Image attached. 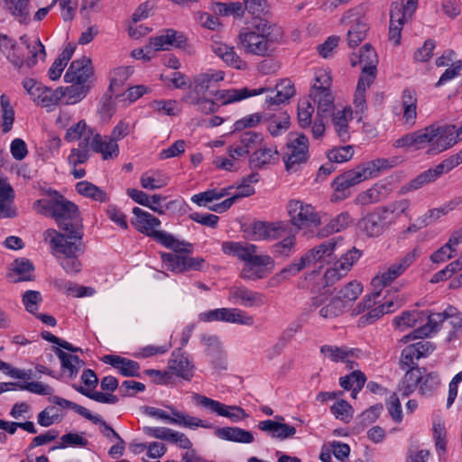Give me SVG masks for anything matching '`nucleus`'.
I'll use <instances>...</instances> for the list:
<instances>
[{
    "instance_id": "obj_39",
    "label": "nucleus",
    "mask_w": 462,
    "mask_h": 462,
    "mask_svg": "<svg viewBox=\"0 0 462 462\" xmlns=\"http://www.w3.org/2000/svg\"><path fill=\"white\" fill-rule=\"evenodd\" d=\"M10 270L18 275L17 278H14V282H20L23 281H32L33 279L32 272L34 270L32 262L25 258L15 259L12 264Z\"/></svg>"
},
{
    "instance_id": "obj_24",
    "label": "nucleus",
    "mask_w": 462,
    "mask_h": 462,
    "mask_svg": "<svg viewBox=\"0 0 462 462\" xmlns=\"http://www.w3.org/2000/svg\"><path fill=\"white\" fill-rule=\"evenodd\" d=\"M101 361L105 364L110 365L123 376H140V365L136 361L117 355H106L101 358Z\"/></svg>"
},
{
    "instance_id": "obj_15",
    "label": "nucleus",
    "mask_w": 462,
    "mask_h": 462,
    "mask_svg": "<svg viewBox=\"0 0 462 462\" xmlns=\"http://www.w3.org/2000/svg\"><path fill=\"white\" fill-rule=\"evenodd\" d=\"M187 38L183 32L174 29H165L162 31L161 34L151 37L149 39V45L146 48H151L155 51H169L171 48L183 49L186 47Z\"/></svg>"
},
{
    "instance_id": "obj_44",
    "label": "nucleus",
    "mask_w": 462,
    "mask_h": 462,
    "mask_svg": "<svg viewBox=\"0 0 462 462\" xmlns=\"http://www.w3.org/2000/svg\"><path fill=\"white\" fill-rule=\"evenodd\" d=\"M51 401L53 403H55L56 405L60 406L61 408L73 410L75 412L81 415L85 419L92 421L93 423L101 422L100 416L93 415L87 408H85L79 404H77L71 401L66 400V399L59 397V396H53Z\"/></svg>"
},
{
    "instance_id": "obj_37",
    "label": "nucleus",
    "mask_w": 462,
    "mask_h": 462,
    "mask_svg": "<svg viewBox=\"0 0 462 462\" xmlns=\"http://www.w3.org/2000/svg\"><path fill=\"white\" fill-rule=\"evenodd\" d=\"M402 103L405 123L413 125L417 116V97L415 90L405 88L402 92Z\"/></svg>"
},
{
    "instance_id": "obj_61",
    "label": "nucleus",
    "mask_w": 462,
    "mask_h": 462,
    "mask_svg": "<svg viewBox=\"0 0 462 462\" xmlns=\"http://www.w3.org/2000/svg\"><path fill=\"white\" fill-rule=\"evenodd\" d=\"M163 266L173 273H180L182 271L183 255L172 253H161Z\"/></svg>"
},
{
    "instance_id": "obj_21",
    "label": "nucleus",
    "mask_w": 462,
    "mask_h": 462,
    "mask_svg": "<svg viewBox=\"0 0 462 462\" xmlns=\"http://www.w3.org/2000/svg\"><path fill=\"white\" fill-rule=\"evenodd\" d=\"M93 75V68L91 60L86 56L81 59L73 60L64 75L66 82H81L87 83L88 79Z\"/></svg>"
},
{
    "instance_id": "obj_17",
    "label": "nucleus",
    "mask_w": 462,
    "mask_h": 462,
    "mask_svg": "<svg viewBox=\"0 0 462 462\" xmlns=\"http://www.w3.org/2000/svg\"><path fill=\"white\" fill-rule=\"evenodd\" d=\"M452 312H454V307L448 306L441 313L429 314L428 322L403 337L402 341L406 343L408 340L430 337L431 334L439 330L440 325L448 319V316H452Z\"/></svg>"
},
{
    "instance_id": "obj_32",
    "label": "nucleus",
    "mask_w": 462,
    "mask_h": 462,
    "mask_svg": "<svg viewBox=\"0 0 462 462\" xmlns=\"http://www.w3.org/2000/svg\"><path fill=\"white\" fill-rule=\"evenodd\" d=\"M232 297L240 300L245 307L262 306L265 303V297L263 293L253 291L245 287H234L231 289Z\"/></svg>"
},
{
    "instance_id": "obj_45",
    "label": "nucleus",
    "mask_w": 462,
    "mask_h": 462,
    "mask_svg": "<svg viewBox=\"0 0 462 462\" xmlns=\"http://www.w3.org/2000/svg\"><path fill=\"white\" fill-rule=\"evenodd\" d=\"M363 175V179L368 180L376 176L381 171L392 167L387 159L379 158L357 166Z\"/></svg>"
},
{
    "instance_id": "obj_16",
    "label": "nucleus",
    "mask_w": 462,
    "mask_h": 462,
    "mask_svg": "<svg viewBox=\"0 0 462 462\" xmlns=\"http://www.w3.org/2000/svg\"><path fill=\"white\" fill-rule=\"evenodd\" d=\"M364 180H365L363 179V175L358 167L338 175L332 183L334 194L332 195L331 200L340 201L346 199L350 195L349 189Z\"/></svg>"
},
{
    "instance_id": "obj_36",
    "label": "nucleus",
    "mask_w": 462,
    "mask_h": 462,
    "mask_svg": "<svg viewBox=\"0 0 462 462\" xmlns=\"http://www.w3.org/2000/svg\"><path fill=\"white\" fill-rule=\"evenodd\" d=\"M7 10L14 18L20 23H29L30 17V1L29 0H4Z\"/></svg>"
},
{
    "instance_id": "obj_9",
    "label": "nucleus",
    "mask_w": 462,
    "mask_h": 462,
    "mask_svg": "<svg viewBox=\"0 0 462 462\" xmlns=\"http://www.w3.org/2000/svg\"><path fill=\"white\" fill-rule=\"evenodd\" d=\"M309 139L300 133H290L286 143L283 161L286 170L291 172L298 171L299 166L309 158Z\"/></svg>"
},
{
    "instance_id": "obj_11",
    "label": "nucleus",
    "mask_w": 462,
    "mask_h": 462,
    "mask_svg": "<svg viewBox=\"0 0 462 462\" xmlns=\"http://www.w3.org/2000/svg\"><path fill=\"white\" fill-rule=\"evenodd\" d=\"M419 0H400L393 2L390 11L389 39L397 45L400 43L403 24L412 17Z\"/></svg>"
},
{
    "instance_id": "obj_8",
    "label": "nucleus",
    "mask_w": 462,
    "mask_h": 462,
    "mask_svg": "<svg viewBox=\"0 0 462 462\" xmlns=\"http://www.w3.org/2000/svg\"><path fill=\"white\" fill-rule=\"evenodd\" d=\"M455 126L430 125L416 131L417 150L429 145L427 154H438L457 143L454 136Z\"/></svg>"
},
{
    "instance_id": "obj_27",
    "label": "nucleus",
    "mask_w": 462,
    "mask_h": 462,
    "mask_svg": "<svg viewBox=\"0 0 462 462\" xmlns=\"http://www.w3.org/2000/svg\"><path fill=\"white\" fill-rule=\"evenodd\" d=\"M309 97L317 104L319 117H328L334 111V96L330 89L310 88Z\"/></svg>"
},
{
    "instance_id": "obj_14",
    "label": "nucleus",
    "mask_w": 462,
    "mask_h": 462,
    "mask_svg": "<svg viewBox=\"0 0 462 462\" xmlns=\"http://www.w3.org/2000/svg\"><path fill=\"white\" fill-rule=\"evenodd\" d=\"M393 222V217L386 216L382 208L366 215L359 221V227L369 237L381 236Z\"/></svg>"
},
{
    "instance_id": "obj_6",
    "label": "nucleus",
    "mask_w": 462,
    "mask_h": 462,
    "mask_svg": "<svg viewBox=\"0 0 462 462\" xmlns=\"http://www.w3.org/2000/svg\"><path fill=\"white\" fill-rule=\"evenodd\" d=\"M350 62L353 67L358 64L363 65L354 96L356 113L363 114L367 108L365 90L374 83L377 73V54L370 43H365L360 49L359 54H351Z\"/></svg>"
},
{
    "instance_id": "obj_10",
    "label": "nucleus",
    "mask_w": 462,
    "mask_h": 462,
    "mask_svg": "<svg viewBox=\"0 0 462 462\" xmlns=\"http://www.w3.org/2000/svg\"><path fill=\"white\" fill-rule=\"evenodd\" d=\"M286 208L290 217V223L295 226L297 230L318 227L321 224L319 213L310 204L299 199H291Z\"/></svg>"
},
{
    "instance_id": "obj_4",
    "label": "nucleus",
    "mask_w": 462,
    "mask_h": 462,
    "mask_svg": "<svg viewBox=\"0 0 462 462\" xmlns=\"http://www.w3.org/2000/svg\"><path fill=\"white\" fill-rule=\"evenodd\" d=\"M44 239L49 241L52 254L60 260V265L67 273H77L81 269V263L78 259L85 252L83 236L67 237L53 228L43 233Z\"/></svg>"
},
{
    "instance_id": "obj_18",
    "label": "nucleus",
    "mask_w": 462,
    "mask_h": 462,
    "mask_svg": "<svg viewBox=\"0 0 462 462\" xmlns=\"http://www.w3.org/2000/svg\"><path fill=\"white\" fill-rule=\"evenodd\" d=\"M420 254V249L415 247L411 252L407 253L398 262L390 265V267L377 275L375 279L383 286L393 282L395 279L401 276L416 260Z\"/></svg>"
},
{
    "instance_id": "obj_56",
    "label": "nucleus",
    "mask_w": 462,
    "mask_h": 462,
    "mask_svg": "<svg viewBox=\"0 0 462 462\" xmlns=\"http://www.w3.org/2000/svg\"><path fill=\"white\" fill-rule=\"evenodd\" d=\"M434 180L432 172L430 170H427L408 183L404 184L401 188L400 191L401 193L405 194L407 192L419 189L424 185L433 182Z\"/></svg>"
},
{
    "instance_id": "obj_41",
    "label": "nucleus",
    "mask_w": 462,
    "mask_h": 462,
    "mask_svg": "<svg viewBox=\"0 0 462 462\" xmlns=\"http://www.w3.org/2000/svg\"><path fill=\"white\" fill-rule=\"evenodd\" d=\"M351 217L347 212H343L332 218L329 223L320 229L318 233L319 237H326L334 233L340 232L345 229L349 222Z\"/></svg>"
},
{
    "instance_id": "obj_23",
    "label": "nucleus",
    "mask_w": 462,
    "mask_h": 462,
    "mask_svg": "<svg viewBox=\"0 0 462 462\" xmlns=\"http://www.w3.org/2000/svg\"><path fill=\"white\" fill-rule=\"evenodd\" d=\"M295 94L293 83L289 79H283L276 84L274 89L269 90L265 97V104L269 109L287 102Z\"/></svg>"
},
{
    "instance_id": "obj_28",
    "label": "nucleus",
    "mask_w": 462,
    "mask_h": 462,
    "mask_svg": "<svg viewBox=\"0 0 462 462\" xmlns=\"http://www.w3.org/2000/svg\"><path fill=\"white\" fill-rule=\"evenodd\" d=\"M424 373H426V368L419 367L418 365L406 369V373L397 388L402 397L409 396L416 388H419L421 374Z\"/></svg>"
},
{
    "instance_id": "obj_22",
    "label": "nucleus",
    "mask_w": 462,
    "mask_h": 462,
    "mask_svg": "<svg viewBox=\"0 0 462 462\" xmlns=\"http://www.w3.org/2000/svg\"><path fill=\"white\" fill-rule=\"evenodd\" d=\"M252 230L260 239L276 240L287 234L288 224L282 221H257L253 224Z\"/></svg>"
},
{
    "instance_id": "obj_19",
    "label": "nucleus",
    "mask_w": 462,
    "mask_h": 462,
    "mask_svg": "<svg viewBox=\"0 0 462 462\" xmlns=\"http://www.w3.org/2000/svg\"><path fill=\"white\" fill-rule=\"evenodd\" d=\"M280 154L275 146H268L263 143L256 151L253 152L248 160V165L252 170H260L269 165L278 163Z\"/></svg>"
},
{
    "instance_id": "obj_35",
    "label": "nucleus",
    "mask_w": 462,
    "mask_h": 462,
    "mask_svg": "<svg viewBox=\"0 0 462 462\" xmlns=\"http://www.w3.org/2000/svg\"><path fill=\"white\" fill-rule=\"evenodd\" d=\"M72 85L61 88V99H65L66 105H73L81 101L89 91V86L81 82H71Z\"/></svg>"
},
{
    "instance_id": "obj_49",
    "label": "nucleus",
    "mask_w": 462,
    "mask_h": 462,
    "mask_svg": "<svg viewBox=\"0 0 462 462\" xmlns=\"http://www.w3.org/2000/svg\"><path fill=\"white\" fill-rule=\"evenodd\" d=\"M212 11L221 16L233 15L242 17L244 15V5L240 2L220 3L216 2L212 5Z\"/></svg>"
},
{
    "instance_id": "obj_47",
    "label": "nucleus",
    "mask_w": 462,
    "mask_h": 462,
    "mask_svg": "<svg viewBox=\"0 0 462 462\" xmlns=\"http://www.w3.org/2000/svg\"><path fill=\"white\" fill-rule=\"evenodd\" d=\"M233 187H227L221 189H208L204 192L195 194L192 196L191 200L199 206L206 207L208 202H212L213 200L220 199L230 194V189Z\"/></svg>"
},
{
    "instance_id": "obj_46",
    "label": "nucleus",
    "mask_w": 462,
    "mask_h": 462,
    "mask_svg": "<svg viewBox=\"0 0 462 462\" xmlns=\"http://www.w3.org/2000/svg\"><path fill=\"white\" fill-rule=\"evenodd\" d=\"M76 190L80 195L90 198L98 202H105L107 200L106 193L97 186L87 180H82L77 183Z\"/></svg>"
},
{
    "instance_id": "obj_63",
    "label": "nucleus",
    "mask_w": 462,
    "mask_h": 462,
    "mask_svg": "<svg viewBox=\"0 0 462 462\" xmlns=\"http://www.w3.org/2000/svg\"><path fill=\"white\" fill-rule=\"evenodd\" d=\"M411 205L410 200L408 199H401L397 201H393L389 205L382 208L383 211L389 217H393V221L402 214H405L406 210L409 208Z\"/></svg>"
},
{
    "instance_id": "obj_5",
    "label": "nucleus",
    "mask_w": 462,
    "mask_h": 462,
    "mask_svg": "<svg viewBox=\"0 0 462 462\" xmlns=\"http://www.w3.org/2000/svg\"><path fill=\"white\" fill-rule=\"evenodd\" d=\"M134 217L132 219V225L142 234L152 237L155 242L161 244L175 253L191 254L193 245L186 241H180L174 236L163 230H156L160 226L161 220L142 208L135 207L133 208Z\"/></svg>"
},
{
    "instance_id": "obj_62",
    "label": "nucleus",
    "mask_w": 462,
    "mask_h": 462,
    "mask_svg": "<svg viewBox=\"0 0 462 462\" xmlns=\"http://www.w3.org/2000/svg\"><path fill=\"white\" fill-rule=\"evenodd\" d=\"M354 155L352 145L339 146L331 149L328 152V158L330 162H345L349 161Z\"/></svg>"
},
{
    "instance_id": "obj_50",
    "label": "nucleus",
    "mask_w": 462,
    "mask_h": 462,
    "mask_svg": "<svg viewBox=\"0 0 462 462\" xmlns=\"http://www.w3.org/2000/svg\"><path fill=\"white\" fill-rule=\"evenodd\" d=\"M367 23L361 19H358L347 32V43L350 48H354L365 40L366 32H368Z\"/></svg>"
},
{
    "instance_id": "obj_13",
    "label": "nucleus",
    "mask_w": 462,
    "mask_h": 462,
    "mask_svg": "<svg viewBox=\"0 0 462 462\" xmlns=\"http://www.w3.org/2000/svg\"><path fill=\"white\" fill-rule=\"evenodd\" d=\"M193 400L196 401L197 404L210 410L212 412H216L219 416L226 417L233 422H237L247 416L245 410L239 406L226 405L199 393L193 394Z\"/></svg>"
},
{
    "instance_id": "obj_33",
    "label": "nucleus",
    "mask_w": 462,
    "mask_h": 462,
    "mask_svg": "<svg viewBox=\"0 0 462 462\" xmlns=\"http://www.w3.org/2000/svg\"><path fill=\"white\" fill-rule=\"evenodd\" d=\"M215 434L219 439L239 443H252L254 439L249 430L238 427L217 428Z\"/></svg>"
},
{
    "instance_id": "obj_20",
    "label": "nucleus",
    "mask_w": 462,
    "mask_h": 462,
    "mask_svg": "<svg viewBox=\"0 0 462 462\" xmlns=\"http://www.w3.org/2000/svg\"><path fill=\"white\" fill-rule=\"evenodd\" d=\"M268 89L260 88L258 89H249L247 88H229V89H217L210 91V97H214L216 101L220 102L221 105H227L247 98L249 97L257 96L264 93Z\"/></svg>"
},
{
    "instance_id": "obj_31",
    "label": "nucleus",
    "mask_w": 462,
    "mask_h": 462,
    "mask_svg": "<svg viewBox=\"0 0 462 462\" xmlns=\"http://www.w3.org/2000/svg\"><path fill=\"white\" fill-rule=\"evenodd\" d=\"M91 150L95 152L101 153L104 160L115 158L119 153L118 144L112 137L102 138L100 134H97L91 142Z\"/></svg>"
},
{
    "instance_id": "obj_52",
    "label": "nucleus",
    "mask_w": 462,
    "mask_h": 462,
    "mask_svg": "<svg viewBox=\"0 0 462 462\" xmlns=\"http://www.w3.org/2000/svg\"><path fill=\"white\" fill-rule=\"evenodd\" d=\"M362 291V284L356 281H352L346 284L337 292L335 298L337 300H339L340 302H342L343 305L345 306L346 303L356 300L357 297L361 294Z\"/></svg>"
},
{
    "instance_id": "obj_53",
    "label": "nucleus",
    "mask_w": 462,
    "mask_h": 462,
    "mask_svg": "<svg viewBox=\"0 0 462 462\" xmlns=\"http://www.w3.org/2000/svg\"><path fill=\"white\" fill-rule=\"evenodd\" d=\"M290 125V116L287 114L273 116L268 121L267 130L273 137H276L285 133Z\"/></svg>"
},
{
    "instance_id": "obj_57",
    "label": "nucleus",
    "mask_w": 462,
    "mask_h": 462,
    "mask_svg": "<svg viewBox=\"0 0 462 462\" xmlns=\"http://www.w3.org/2000/svg\"><path fill=\"white\" fill-rule=\"evenodd\" d=\"M2 107V130L7 133L11 130L14 121V111L10 104L9 98L5 95L1 96Z\"/></svg>"
},
{
    "instance_id": "obj_34",
    "label": "nucleus",
    "mask_w": 462,
    "mask_h": 462,
    "mask_svg": "<svg viewBox=\"0 0 462 462\" xmlns=\"http://www.w3.org/2000/svg\"><path fill=\"white\" fill-rule=\"evenodd\" d=\"M61 88H57L55 90L45 87L43 85H39L38 91L33 97L32 100L42 107H52L58 105V103L61 100Z\"/></svg>"
},
{
    "instance_id": "obj_29",
    "label": "nucleus",
    "mask_w": 462,
    "mask_h": 462,
    "mask_svg": "<svg viewBox=\"0 0 462 462\" xmlns=\"http://www.w3.org/2000/svg\"><path fill=\"white\" fill-rule=\"evenodd\" d=\"M168 367L172 374L183 378L184 380H190L193 376V365L186 356L180 353V350L173 351L168 362Z\"/></svg>"
},
{
    "instance_id": "obj_1",
    "label": "nucleus",
    "mask_w": 462,
    "mask_h": 462,
    "mask_svg": "<svg viewBox=\"0 0 462 462\" xmlns=\"http://www.w3.org/2000/svg\"><path fill=\"white\" fill-rule=\"evenodd\" d=\"M38 212L52 217L61 236L67 237L83 236L84 226L79 207L67 199L58 191H52V196L47 199H38L34 202Z\"/></svg>"
},
{
    "instance_id": "obj_12",
    "label": "nucleus",
    "mask_w": 462,
    "mask_h": 462,
    "mask_svg": "<svg viewBox=\"0 0 462 462\" xmlns=\"http://www.w3.org/2000/svg\"><path fill=\"white\" fill-rule=\"evenodd\" d=\"M199 319L203 322L224 321L247 326L254 323L252 316L246 315L244 310L236 308H220L205 311L199 315Z\"/></svg>"
},
{
    "instance_id": "obj_2",
    "label": "nucleus",
    "mask_w": 462,
    "mask_h": 462,
    "mask_svg": "<svg viewBox=\"0 0 462 462\" xmlns=\"http://www.w3.org/2000/svg\"><path fill=\"white\" fill-rule=\"evenodd\" d=\"M282 27L263 18L255 19L251 26L243 27L237 36V45L245 53L266 57L282 39Z\"/></svg>"
},
{
    "instance_id": "obj_58",
    "label": "nucleus",
    "mask_w": 462,
    "mask_h": 462,
    "mask_svg": "<svg viewBox=\"0 0 462 462\" xmlns=\"http://www.w3.org/2000/svg\"><path fill=\"white\" fill-rule=\"evenodd\" d=\"M127 195L136 203L147 207L153 212L162 215L164 210L162 207H156L152 205L150 196L142 190L136 189H128L126 190Z\"/></svg>"
},
{
    "instance_id": "obj_42",
    "label": "nucleus",
    "mask_w": 462,
    "mask_h": 462,
    "mask_svg": "<svg viewBox=\"0 0 462 462\" xmlns=\"http://www.w3.org/2000/svg\"><path fill=\"white\" fill-rule=\"evenodd\" d=\"M347 114L351 115L346 109L338 110L333 114L335 131L338 138L344 143L350 139Z\"/></svg>"
},
{
    "instance_id": "obj_25",
    "label": "nucleus",
    "mask_w": 462,
    "mask_h": 462,
    "mask_svg": "<svg viewBox=\"0 0 462 462\" xmlns=\"http://www.w3.org/2000/svg\"><path fill=\"white\" fill-rule=\"evenodd\" d=\"M225 73L221 70L208 71L194 78V92L198 97H210V91L217 90L214 84L224 79Z\"/></svg>"
},
{
    "instance_id": "obj_3",
    "label": "nucleus",
    "mask_w": 462,
    "mask_h": 462,
    "mask_svg": "<svg viewBox=\"0 0 462 462\" xmlns=\"http://www.w3.org/2000/svg\"><path fill=\"white\" fill-rule=\"evenodd\" d=\"M226 254L236 256L245 264L240 277L244 280L256 281L265 276V268H273V260L268 254H257V246L249 243L226 241L222 244Z\"/></svg>"
},
{
    "instance_id": "obj_48",
    "label": "nucleus",
    "mask_w": 462,
    "mask_h": 462,
    "mask_svg": "<svg viewBox=\"0 0 462 462\" xmlns=\"http://www.w3.org/2000/svg\"><path fill=\"white\" fill-rule=\"evenodd\" d=\"M440 384V378L438 373L430 372L421 374L419 392L423 396H431Z\"/></svg>"
},
{
    "instance_id": "obj_38",
    "label": "nucleus",
    "mask_w": 462,
    "mask_h": 462,
    "mask_svg": "<svg viewBox=\"0 0 462 462\" xmlns=\"http://www.w3.org/2000/svg\"><path fill=\"white\" fill-rule=\"evenodd\" d=\"M462 202V198L458 197L452 200H450L447 205L428 210V212L423 215L421 217L417 219V222L420 223V226H429L432 221L437 220L441 216L447 215L449 211L456 208L457 206H458Z\"/></svg>"
},
{
    "instance_id": "obj_26",
    "label": "nucleus",
    "mask_w": 462,
    "mask_h": 462,
    "mask_svg": "<svg viewBox=\"0 0 462 462\" xmlns=\"http://www.w3.org/2000/svg\"><path fill=\"white\" fill-rule=\"evenodd\" d=\"M211 51L233 69L245 70L248 68L247 62L242 60L233 46L222 42H214L211 45Z\"/></svg>"
},
{
    "instance_id": "obj_60",
    "label": "nucleus",
    "mask_w": 462,
    "mask_h": 462,
    "mask_svg": "<svg viewBox=\"0 0 462 462\" xmlns=\"http://www.w3.org/2000/svg\"><path fill=\"white\" fill-rule=\"evenodd\" d=\"M361 255L362 252L359 249L352 247L337 261V266H340L343 273H347Z\"/></svg>"
},
{
    "instance_id": "obj_59",
    "label": "nucleus",
    "mask_w": 462,
    "mask_h": 462,
    "mask_svg": "<svg viewBox=\"0 0 462 462\" xmlns=\"http://www.w3.org/2000/svg\"><path fill=\"white\" fill-rule=\"evenodd\" d=\"M54 352L60 360L61 368L65 373H68V377L70 379L76 378L79 374V367L70 360V354L62 351L59 347H54Z\"/></svg>"
},
{
    "instance_id": "obj_40",
    "label": "nucleus",
    "mask_w": 462,
    "mask_h": 462,
    "mask_svg": "<svg viewBox=\"0 0 462 462\" xmlns=\"http://www.w3.org/2000/svg\"><path fill=\"white\" fill-rule=\"evenodd\" d=\"M131 67H118L110 73L109 91L116 95H120V91L126 80L133 74Z\"/></svg>"
},
{
    "instance_id": "obj_54",
    "label": "nucleus",
    "mask_w": 462,
    "mask_h": 462,
    "mask_svg": "<svg viewBox=\"0 0 462 462\" xmlns=\"http://www.w3.org/2000/svg\"><path fill=\"white\" fill-rule=\"evenodd\" d=\"M296 237L294 235L288 236L282 241L272 246V253L276 257H288L295 251Z\"/></svg>"
},
{
    "instance_id": "obj_64",
    "label": "nucleus",
    "mask_w": 462,
    "mask_h": 462,
    "mask_svg": "<svg viewBox=\"0 0 462 462\" xmlns=\"http://www.w3.org/2000/svg\"><path fill=\"white\" fill-rule=\"evenodd\" d=\"M330 410L337 419L345 422H348L353 417L352 406L345 400L334 403Z\"/></svg>"
},
{
    "instance_id": "obj_55",
    "label": "nucleus",
    "mask_w": 462,
    "mask_h": 462,
    "mask_svg": "<svg viewBox=\"0 0 462 462\" xmlns=\"http://www.w3.org/2000/svg\"><path fill=\"white\" fill-rule=\"evenodd\" d=\"M314 106L309 98L300 100L298 105V123L301 128H306L311 124Z\"/></svg>"
},
{
    "instance_id": "obj_43",
    "label": "nucleus",
    "mask_w": 462,
    "mask_h": 462,
    "mask_svg": "<svg viewBox=\"0 0 462 462\" xmlns=\"http://www.w3.org/2000/svg\"><path fill=\"white\" fill-rule=\"evenodd\" d=\"M237 140L248 154H251L253 152L256 151V149H258L264 143L263 134L254 131H245L240 133Z\"/></svg>"
},
{
    "instance_id": "obj_51",
    "label": "nucleus",
    "mask_w": 462,
    "mask_h": 462,
    "mask_svg": "<svg viewBox=\"0 0 462 462\" xmlns=\"http://www.w3.org/2000/svg\"><path fill=\"white\" fill-rule=\"evenodd\" d=\"M307 264L305 263L302 257H300L297 262L291 263L288 266L284 267L279 273L275 274L269 281V285L273 286L291 276H295L301 270H303Z\"/></svg>"
},
{
    "instance_id": "obj_30",
    "label": "nucleus",
    "mask_w": 462,
    "mask_h": 462,
    "mask_svg": "<svg viewBox=\"0 0 462 462\" xmlns=\"http://www.w3.org/2000/svg\"><path fill=\"white\" fill-rule=\"evenodd\" d=\"M336 246L337 241L335 238H332L309 250L301 257L304 260L307 266L312 263L322 262L326 257H328L333 254V252L336 249Z\"/></svg>"
},
{
    "instance_id": "obj_7",
    "label": "nucleus",
    "mask_w": 462,
    "mask_h": 462,
    "mask_svg": "<svg viewBox=\"0 0 462 462\" xmlns=\"http://www.w3.org/2000/svg\"><path fill=\"white\" fill-rule=\"evenodd\" d=\"M21 43L27 49L29 56L24 59V54L17 43L6 35L0 36V48L5 53L7 60L16 68L21 69L24 65L31 69L38 62V56L44 60L46 51L44 45L39 38L31 42L24 34L20 37Z\"/></svg>"
}]
</instances>
